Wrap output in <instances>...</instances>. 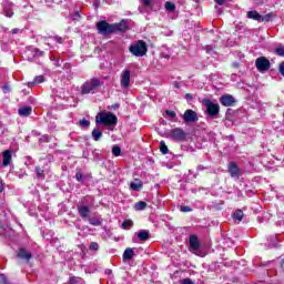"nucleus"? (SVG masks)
I'll list each match as a JSON object with an SVG mask.
<instances>
[{
	"instance_id": "f257e3e1",
	"label": "nucleus",
	"mask_w": 284,
	"mask_h": 284,
	"mask_svg": "<svg viewBox=\"0 0 284 284\" xmlns=\"http://www.w3.org/2000/svg\"><path fill=\"white\" fill-rule=\"evenodd\" d=\"M118 122H119V119L112 112L103 111V112L98 113V115L95 116V123H101L102 125H108L109 126L108 130H112V128H110V125H116Z\"/></svg>"
},
{
	"instance_id": "f03ea898",
	"label": "nucleus",
	"mask_w": 284,
	"mask_h": 284,
	"mask_svg": "<svg viewBox=\"0 0 284 284\" xmlns=\"http://www.w3.org/2000/svg\"><path fill=\"white\" fill-rule=\"evenodd\" d=\"M129 52L133 57H145V54H148V43L143 40H138L130 44Z\"/></svg>"
},
{
	"instance_id": "7ed1b4c3",
	"label": "nucleus",
	"mask_w": 284,
	"mask_h": 284,
	"mask_svg": "<svg viewBox=\"0 0 284 284\" xmlns=\"http://www.w3.org/2000/svg\"><path fill=\"white\" fill-rule=\"evenodd\" d=\"M101 88V80L92 78L85 81L81 87V94H95L97 90Z\"/></svg>"
},
{
	"instance_id": "20e7f679",
	"label": "nucleus",
	"mask_w": 284,
	"mask_h": 284,
	"mask_svg": "<svg viewBox=\"0 0 284 284\" xmlns=\"http://www.w3.org/2000/svg\"><path fill=\"white\" fill-rule=\"evenodd\" d=\"M98 31L100 34H112L116 30H125V28H120L119 24H110L106 21H100L97 24Z\"/></svg>"
},
{
	"instance_id": "39448f33",
	"label": "nucleus",
	"mask_w": 284,
	"mask_h": 284,
	"mask_svg": "<svg viewBox=\"0 0 284 284\" xmlns=\"http://www.w3.org/2000/svg\"><path fill=\"white\" fill-rule=\"evenodd\" d=\"M187 138V133L181 128H174L170 131V139L172 141H176L178 143H181L182 141H185Z\"/></svg>"
},
{
	"instance_id": "423d86ee",
	"label": "nucleus",
	"mask_w": 284,
	"mask_h": 284,
	"mask_svg": "<svg viewBox=\"0 0 284 284\" xmlns=\"http://www.w3.org/2000/svg\"><path fill=\"white\" fill-rule=\"evenodd\" d=\"M131 77H132V71H130V69H124L121 72V74H120V85H121V88H123V90H128V88H130Z\"/></svg>"
},
{
	"instance_id": "0eeeda50",
	"label": "nucleus",
	"mask_w": 284,
	"mask_h": 284,
	"mask_svg": "<svg viewBox=\"0 0 284 284\" xmlns=\"http://www.w3.org/2000/svg\"><path fill=\"white\" fill-rule=\"evenodd\" d=\"M203 103H204V108H206V112L210 116H216V114H219L221 109L217 103H214L207 99H204Z\"/></svg>"
},
{
	"instance_id": "6e6552de",
	"label": "nucleus",
	"mask_w": 284,
	"mask_h": 284,
	"mask_svg": "<svg viewBox=\"0 0 284 284\" xmlns=\"http://www.w3.org/2000/svg\"><path fill=\"white\" fill-rule=\"evenodd\" d=\"M270 60L265 57H260L255 60V68H257L258 72H267L270 70Z\"/></svg>"
},
{
	"instance_id": "1a4fd4ad",
	"label": "nucleus",
	"mask_w": 284,
	"mask_h": 284,
	"mask_svg": "<svg viewBox=\"0 0 284 284\" xmlns=\"http://www.w3.org/2000/svg\"><path fill=\"white\" fill-rule=\"evenodd\" d=\"M182 119L184 120V123H196V121H199V115L195 111L189 109L182 114Z\"/></svg>"
},
{
	"instance_id": "9d476101",
	"label": "nucleus",
	"mask_w": 284,
	"mask_h": 284,
	"mask_svg": "<svg viewBox=\"0 0 284 284\" xmlns=\"http://www.w3.org/2000/svg\"><path fill=\"white\" fill-rule=\"evenodd\" d=\"M2 8H3V14L8 17L9 19L13 17L14 12H12V2L9 0H4L2 2Z\"/></svg>"
},
{
	"instance_id": "9b49d317",
	"label": "nucleus",
	"mask_w": 284,
	"mask_h": 284,
	"mask_svg": "<svg viewBox=\"0 0 284 284\" xmlns=\"http://www.w3.org/2000/svg\"><path fill=\"white\" fill-rule=\"evenodd\" d=\"M234 97L230 94L222 95L220 99V103L224 105L225 108H230L231 105H234Z\"/></svg>"
},
{
	"instance_id": "f8f14e48",
	"label": "nucleus",
	"mask_w": 284,
	"mask_h": 284,
	"mask_svg": "<svg viewBox=\"0 0 284 284\" xmlns=\"http://www.w3.org/2000/svg\"><path fill=\"white\" fill-rule=\"evenodd\" d=\"M229 172L233 179H239V176H241V171L239 170V166L234 162L230 163Z\"/></svg>"
},
{
	"instance_id": "ddd939ff",
	"label": "nucleus",
	"mask_w": 284,
	"mask_h": 284,
	"mask_svg": "<svg viewBox=\"0 0 284 284\" xmlns=\"http://www.w3.org/2000/svg\"><path fill=\"white\" fill-rule=\"evenodd\" d=\"M2 165L3 168H8V165L11 163L12 161V151L10 150H6L3 153H2Z\"/></svg>"
},
{
	"instance_id": "4468645a",
	"label": "nucleus",
	"mask_w": 284,
	"mask_h": 284,
	"mask_svg": "<svg viewBox=\"0 0 284 284\" xmlns=\"http://www.w3.org/2000/svg\"><path fill=\"white\" fill-rule=\"evenodd\" d=\"M78 213L85 221L90 216V207L88 205H78Z\"/></svg>"
},
{
	"instance_id": "2eb2a0df",
	"label": "nucleus",
	"mask_w": 284,
	"mask_h": 284,
	"mask_svg": "<svg viewBox=\"0 0 284 284\" xmlns=\"http://www.w3.org/2000/svg\"><path fill=\"white\" fill-rule=\"evenodd\" d=\"M41 54H43V52L39 51V49L29 50L27 51L28 61H33L37 57H41Z\"/></svg>"
},
{
	"instance_id": "dca6fc26",
	"label": "nucleus",
	"mask_w": 284,
	"mask_h": 284,
	"mask_svg": "<svg viewBox=\"0 0 284 284\" xmlns=\"http://www.w3.org/2000/svg\"><path fill=\"white\" fill-rule=\"evenodd\" d=\"M18 258H22L23 261H30V258H32V253H30L26 248H20L18 252Z\"/></svg>"
},
{
	"instance_id": "f3484780",
	"label": "nucleus",
	"mask_w": 284,
	"mask_h": 284,
	"mask_svg": "<svg viewBox=\"0 0 284 284\" xmlns=\"http://www.w3.org/2000/svg\"><path fill=\"white\" fill-rule=\"evenodd\" d=\"M130 189L133 190V192H139L143 189V182L139 179H135L130 183Z\"/></svg>"
},
{
	"instance_id": "a211bd4d",
	"label": "nucleus",
	"mask_w": 284,
	"mask_h": 284,
	"mask_svg": "<svg viewBox=\"0 0 284 284\" xmlns=\"http://www.w3.org/2000/svg\"><path fill=\"white\" fill-rule=\"evenodd\" d=\"M189 243L193 250H199L201 244L199 243V237L196 235H191L189 239Z\"/></svg>"
},
{
	"instance_id": "6ab92c4d",
	"label": "nucleus",
	"mask_w": 284,
	"mask_h": 284,
	"mask_svg": "<svg viewBox=\"0 0 284 284\" xmlns=\"http://www.w3.org/2000/svg\"><path fill=\"white\" fill-rule=\"evenodd\" d=\"M20 116H30L32 114V106H23L18 110Z\"/></svg>"
},
{
	"instance_id": "aec40b11",
	"label": "nucleus",
	"mask_w": 284,
	"mask_h": 284,
	"mask_svg": "<svg viewBox=\"0 0 284 284\" xmlns=\"http://www.w3.org/2000/svg\"><path fill=\"white\" fill-rule=\"evenodd\" d=\"M134 258V250L126 248L123 253V261H132Z\"/></svg>"
},
{
	"instance_id": "412c9836",
	"label": "nucleus",
	"mask_w": 284,
	"mask_h": 284,
	"mask_svg": "<svg viewBox=\"0 0 284 284\" xmlns=\"http://www.w3.org/2000/svg\"><path fill=\"white\" fill-rule=\"evenodd\" d=\"M138 239L143 242L148 241V239H150V232L146 230H141L138 232Z\"/></svg>"
},
{
	"instance_id": "4be33fe9",
	"label": "nucleus",
	"mask_w": 284,
	"mask_h": 284,
	"mask_svg": "<svg viewBox=\"0 0 284 284\" xmlns=\"http://www.w3.org/2000/svg\"><path fill=\"white\" fill-rule=\"evenodd\" d=\"M247 17L248 19H253V21H258L261 23V13L257 11H248Z\"/></svg>"
},
{
	"instance_id": "5701e85b",
	"label": "nucleus",
	"mask_w": 284,
	"mask_h": 284,
	"mask_svg": "<svg viewBox=\"0 0 284 284\" xmlns=\"http://www.w3.org/2000/svg\"><path fill=\"white\" fill-rule=\"evenodd\" d=\"M165 116H166V119H170L171 121H174V123H176V121H179V119L176 118V112H174V111L166 110L165 111Z\"/></svg>"
},
{
	"instance_id": "b1692460",
	"label": "nucleus",
	"mask_w": 284,
	"mask_h": 284,
	"mask_svg": "<svg viewBox=\"0 0 284 284\" xmlns=\"http://www.w3.org/2000/svg\"><path fill=\"white\" fill-rule=\"evenodd\" d=\"M91 135L94 141H101V136H103V132H101V130L99 129H94Z\"/></svg>"
},
{
	"instance_id": "393cba45",
	"label": "nucleus",
	"mask_w": 284,
	"mask_h": 284,
	"mask_svg": "<svg viewBox=\"0 0 284 284\" xmlns=\"http://www.w3.org/2000/svg\"><path fill=\"white\" fill-rule=\"evenodd\" d=\"M145 207H148V203H145L144 201H140V202L135 203L136 212L143 211V210H145Z\"/></svg>"
},
{
	"instance_id": "a878e982",
	"label": "nucleus",
	"mask_w": 284,
	"mask_h": 284,
	"mask_svg": "<svg viewBox=\"0 0 284 284\" xmlns=\"http://www.w3.org/2000/svg\"><path fill=\"white\" fill-rule=\"evenodd\" d=\"M233 219L234 221H239V223H241V221H243V211L241 210L235 211L233 214Z\"/></svg>"
},
{
	"instance_id": "bb28decb",
	"label": "nucleus",
	"mask_w": 284,
	"mask_h": 284,
	"mask_svg": "<svg viewBox=\"0 0 284 284\" xmlns=\"http://www.w3.org/2000/svg\"><path fill=\"white\" fill-rule=\"evenodd\" d=\"M274 17V13H268V14H265V16H261V20H260V23H263V22H270L272 21V18Z\"/></svg>"
},
{
	"instance_id": "cd10ccee",
	"label": "nucleus",
	"mask_w": 284,
	"mask_h": 284,
	"mask_svg": "<svg viewBox=\"0 0 284 284\" xmlns=\"http://www.w3.org/2000/svg\"><path fill=\"white\" fill-rule=\"evenodd\" d=\"M70 284H85V281H83V278L81 277H70L69 280Z\"/></svg>"
},
{
	"instance_id": "c85d7f7f",
	"label": "nucleus",
	"mask_w": 284,
	"mask_h": 284,
	"mask_svg": "<svg viewBox=\"0 0 284 284\" xmlns=\"http://www.w3.org/2000/svg\"><path fill=\"white\" fill-rule=\"evenodd\" d=\"M36 173L38 179H45V171L43 169L36 166Z\"/></svg>"
},
{
	"instance_id": "c756f323",
	"label": "nucleus",
	"mask_w": 284,
	"mask_h": 284,
	"mask_svg": "<svg viewBox=\"0 0 284 284\" xmlns=\"http://www.w3.org/2000/svg\"><path fill=\"white\" fill-rule=\"evenodd\" d=\"M132 225H134V222H132V220H125V221L122 223L123 230H130V227H132Z\"/></svg>"
},
{
	"instance_id": "7c9ffc66",
	"label": "nucleus",
	"mask_w": 284,
	"mask_h": 284,
	"mask_svg": "<svg viewBox=\"0 0 284 284\" xmlns=\"http://www.w3.org/2000/svg\"><path fill=\"white\" fill-rule=\"evenodd\" d=\"M160 152H162V154H168L169 152L168 145L165 144L164 141L160 142Z\"/></svg>"
},
{
	"instance_id": "2f4dec72",
	"label": "nucleus",
	"mask_w": 284,
	"mask_h": 284,
	"mask_svg": "<svg viewBox=\"0 0 284 284\" xmlns=\"http://www.w3.org/2000/svg\"><path fill=\"white\" fill-rule=\"evenodd\" d=\"M165 10H168L169 12H174V10H176V6L172 2H166Z\"/></svg>"
},
{
	"instance_id": "473e14b6",
	"label": "nucleus",
	"mask_w": 284,
	"mask_h": 284,
	"mask_svg": "<svg viewBox=\"0 0 284 284\" xmlns=\"http://www.w3.org/2000/svg\"><path fill=\"white\" fill-rule=\"evenodd\" d=\"M112 154H113V156H121V146L114 145L112 148Z\"/></svg>"
},
{
	"instance_id": "72a5a7b5",
	"label": "nucleus",
	"mask_w": 284,
	"mask_h": 284,
	"mask_svg": "<svg viewBox=\"0 0 284 284\" xmlns=\"http://www.w3.org/2000/svg\"><path fill=\"white\" fill-rule=\"evenodd\" d=\"M89 223H90V225L99 226V225H101V220H99L97 217H91V219H89Z\"/></svg>"
},
{
	"instance_id": "f704fd0d",
	"label": "nucleus",
	"mask_w": 284,
	"mask_h": 284,
	"mask_svg": "<svg viewBox=\"0 0 284 284\" xmlns=\"http://www.w3.org/2000/svg\"><path fill=\"white\" fill-rule=\"evenodd\" d=\"M80 128H90V121L82 119L79 121Z\"/></svg>"
},
{
	"instance_id": "c9c22d12",
	"label": "nucleus",
	"mask_w": 284,
	"mask_h": 284,
	"mask_svg": "<svg viewBox=\"0 0 284 284\" xmlns=\"http://www.w3.org/2000/svg\"><path fill=\"white\" fill-rule=\"evenodd\" d=\"M275 52L278 57H284V47L276 48Z\"/></svg>"
},
{
	"instance_id": "e433bc0d",
	"label": "nucleus",
	"mask_w": 284,
	"mask_h": 284,
	"mask_svg": "<svg viewBox=\"0 0 284 284\" xmlns=\"http://www.w3.org/2000/svg\"><path fill=\"white\" fill-rule=\"evenodd\" d=\"M43 81H45V78H43V75H38L32 83H43Z\"/></svg>"
},
{
	"instance_id": "4c0bfd02",
	"label": "nucleus",
	"mask_w": 284,
	"mask_h": 284,
	"mask_svg": "<svg viewBox=\"0 0 284 284\" xmlns=\"http://www.w3.org/2000/svg\"><path fill=\"white\" fill-rule=\"evenodd\" d=\"M89 247L90 250H93V252H97L99 250V243L92 242Z\"/></svg>"
},
{
	"instance_id": "58836bf2",
	"label": "nucleus",
	"mask_w": 284,
	"mask_h": 284,
	"mask_svg": "<svg viewBox=\"0 0 284 284\" xmlns=\"http://www.w3.org/2000/svg\"><path fill=\"white\" fill-rule=\"evenodd\" d=\"M0 284H10L3 274H0Z\"/></svg>"
},
{
	"instance_id": "ea45409f",
	"label": "nucleus",
	"mask_w": 284,
	"mask_h": 284,
	"mask_svg": "<svg viewBox=\"0 0 284 284\" xmlns=\"http://www.w3.org/2000/svg\"><path fill=\"white\" fill-rule=\"evenodd\" d=\"M152 1L154 0H142L143 6H145L146 8H150V6H152Z\"/></svg>"
},
{
	"instance_id": "a19ab883",
	"label": "nucleus",
	"mask_w": 284,
	"mask_h": 284,
	"mask_svg": "<svg viewBox=\"0 0 284 284\" xmlns=\"http://www.w3.org/2000/svg\"><path fill=\"white\" fill-rule=\"evenodd\" d=\"M75 179H77V181H83V173L82 172H78L75 174Z\"/></svg>"
},
{
	"instance_id": "79ce46f5",
	"label": "nucleus",
	"mask_w": 284,
	"mask_h": 284,
	"mask_svg": "<svg viewBox=\"0 0 284 284\" xmlns=\"http://www.w3.org/2000/svg\"><path fill=\"white\" fill-rule=\"evenodd\" d=\"M181 212H192V207L190 206H181Z\"/></svg>"
},
{
	"instance_id": "37998d69",
	"label": "nucleus",
	"mask_w": 284,
	"mask_h": 284,
	"mask_svg": "<svg viewBox=\"0 0 284 284\" xmlns=\"http://www.w3.org/2000/svg\"><path fill=\"white\" fill-rule=\"evenodd\" d=\"M181 284H194V282H192L190 278H184L181 281Z\"/></svg>"
},
{
	"instance_id": "c03bdc74",
	"label": "nucleus",
	"mask_w": 284,
	"mask_h": 284,
	"mask_svg": "<svg viewBox=\"0 0 284 284\" xmlns=\"http://www.w3.org/2000/svg\"><path fill=\"white\" fill-rule=\"evenodd\" d=\"M2 90H3L4 94H7V92H10V85L4 84V85L2 87Z\"/></svg>"
},
{
	"instance_id": "a18cd8bd",
	"label": "nucleus",
	"mask_w": 284,
	"mask_h": 284,
	"mask_svg": "<svg viewBox=\"0 0 284 284\" xmlns=\"http://www.w3.org/2000/svg\"><path fill=\"white\" fill-rule=\"evenodd\" d=\"M54 40H55L58 43H63V38H61V37H55Z\"/></svg>"
},
{
	"instance_id": "49530a36",
	"label": "nucleus",
	"mask_w": 284,
	"mask_h": 284,
	"mask_svg": "<svg viewBox=\"0 0 284 284\" xmlns=\"http://www.w3.org/2000/svg\"><path fill=\"white\" fill-rule=\"evenodd\" d=\"M217 6H223L225 3V0H214Z\"/></svg>"
},
{
	"instance_id": "de8ad7c7",
	"label": "nucleus",
	"mask_w": 284,
	"mask_h": 284,
	"mask_svg": "<svg viewBox=\"0 0 284 284\" xmlns=\"http://www.w3.org/2000/svg\"><path fill=\"white\" fill-rule=\"evenodd\" d=\"M119 108H120V104H119V103H115V104L112 105V109H113V110H119Z\"/></svg>"
},
{
	"instance_id": "09e8293b",
	"label": "nucleus",
	"mask_w": 284,
	"mask_h": 284,
	"mask_svg": "<svg viewBox=\"0 0 284 284\" xmlns=\"http://www.w3.org/2000/svg\"><path fill=\"white\" fill-rule=\"evenodd\" d=\"M0 192H3V181L0 179Z\"/></svg>"
},
{
	"instance_id": "8fccbe9b",
	"label": "nucleus",
	"mask_w": 284,
	"mask_h": 284,
	"mask_svg": "<svg viewBox=\"0 0 284 284\" xmlns=\"http://www.w3.org/2000/svg\"><path fill=\"white\" fill-rule=\"evenodd\" d=\"M19 33V29H13L12 30V34H18Z\"/></svg>"
},
{
	"instance_id": "3c124183",
	"label": "nucleus",
	"mask_w": 284,
	"mask_h": 284,
	"mask_svg": "<svg viewBox=\"0 0 284 284\" xmlns=\"http://www.w3.org/2000/svg\"><path fill=\"white\" fill-rule=\"evenodd\" d=\"M197 170H199V171H203V170H205V168H204L203 165H199V166H197Z\"/></svg>"
},
{
	"instance_id": "603ef678",
	"label": "nucleus",
	"mask_w": 284,
	"mask_h": 284,
	"mask_svg": "<svg viewBox=\"0 0 284 284\" xmlns=\"http://www.w3.org/2000/svg\"><path fill=\"white\" fill-rule=\"evenodd\" d=\"M106 274H112V271L111 270H106Z\"/></svg>"
},
{
	"instance_id": "864d4df0",
	"label": "nucleus",
	"mask_w": 284,
	"mask_h": 284,
	"mask_svg": "<svg viewBox=\"0 0 284 284\" xmlns=\"http://www.w3.org/2000/svg\"><path fill=\"white\" fill-rule=\"evenodd\" d=\"M186 97H189V99L192 98L190 94H186Z\"/></svg>"
},
{
	"instance_id": "5fc2aeb1",
	"label": "nucleus",
	"mask_w": 284,
	"mask_h": 284,
	"mask_svg": "<svg viewBox=\"0 0 284 284\" xmlns=\"http://www.w3.org/2000/svg\"><path fill=\"white\" fill-rule=\"evenodd\" d=\"M186 97H189V99L192 98L190 94H186Z\"/></svg>"
},
{
	"instance_id": "6e6d98bb",
	"label": "nucleus",
	"mask_w": 284,
	"mask_h": 284,
	"mask_svg": "<svg viewBox=\"0 0 284 284\" xmlns=\"http://www.w3.org/2000/svg\"><path fill=\"white\" fill-rule=\"evenodd\" d=\"M75 16L81 17V16H79V13H75Z\"/></svg>"
}]
</instances>
